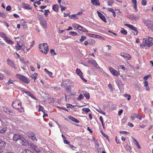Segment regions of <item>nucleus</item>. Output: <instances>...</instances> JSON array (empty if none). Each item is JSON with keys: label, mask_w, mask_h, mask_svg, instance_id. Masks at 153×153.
<instances>
[{"label": "nucleus", "mask_w": 153, "mask_h": 153, "mask_svg": "<svg viewBox=\"0 0 153 153\" xmlns=\"http://www.w3.org/2000/svg\"><path fill=\"white\" fill-rule=\"evenodd\" d=\"M144 23L146 25L149 29L153 31V20L148 19H144L143 20Z\"/></svg>", "instance_id": "1"}, {"label": "nucleus", "mask_w": 153, "mask_h": 153, "mask_svg": "<svg viewBox=\"0 0 153 153\" xmlns=\"http://www.w3.org/2000/svg\"><path fill=\"white\" fill-rule=\"evenodd\" d=\"M153 44V38L151 37H149L147 40L146 39L145 42H143V44H141L140 46L142 48H143L146 46H148V47H150Z\"/></svg>", "instance_id": "2"}, {"label": "nucleus", "mask_w": 153, "mask_h": 153, "mask_svg": "<svg viewBox=\"0 0 153 153\" xmlns=\"http://www.w3.org/2000/svg\"><path fill=\"white\" fill-rule=\"evenodd\" d=\"M39 48L40 51L45 54H46L48 51V46L47 44H41L39 45Z\"/></svg>", "instance_id": "3"}, {"label": "nucleus", "mask_w": 153, "mask_h": 153, "mask_svg": "<svg viewBox=\"0 0 153 153\" xmlns=\"http://www.w3.org/2000/svg\"><path fill=\"white\" fill-rule=\"evenodd\" d=\"M16 76L18 78L25 83L28 84L30 82V81L28 79L24 76L17 74L16 75Z\"/></svg>", "instance_id": "4"}, {"label": "nucleus", "mask_w": 153, "mask_h": 153, "mask_svg": "<svg viewBox=\"0 0 153 153\" xmlns=\"http://www.w3.org/2000/svg\"><path fill=\"white\" fill-rule=\"evenodd\" d=\"M12 106L14 108H16L19 106H20L21 108H23L22 106V102L18 100L14 101L12 102Z\"/></svg>", "instance_id": "5"}, {"label": "nucleus", "mask_w": 153, "mask_h": 153, "mask_svg": "<svg viewBox=\"0 0 153 153\" xmlns=\"http://www.w3.org/2000/svg\"><path fill=\"white\" fill-rule=\"evenodd\" d=\"M27 135L31 139H32L34 142L37 141V139L36 138L35 134L32 132L30 131L27 133Z\"/></svg>", "instance_id": "6"}, {"label": "nucleus", "mask_w": 153, "mask_h": 153, "mask_svg": "<svg viewBox=\"0 0 153 153\" xmlns=\"http://www.w3.org/2000/svg\"><path fill=\"white\" fill-rule=\"evenodd\" d=\"M76 74L79 76L84 81H85V82H86L87 81L84 79L83 77V76H82V72H81V71L80 70V69H78V68H77L76 70Z\"/></svg>", "instance_id": "7"}, {"label": "nucleus", "mask_w": 153, "mask_h": 153, "mask_svg": "<svg viewBox=\"0 0 153 153\" xmlns=\"http://www.w3.org/2000/svg\"><path fill=\"white\" fill-rule=\"evenodd\" d=\"M88 63L93 65V66L96 68H98L99 67V65L97 64L96 61L94 60H89L88 61Z\"/></svg>", "instance_id": "8"}, {"label": "nucleus", "mask_w": 153, "mask_h": 153, "mask_svg": "<svg viewBox=\"0 0 153 153\" xmlns=\"http://www.w3.org/2000/svg\"><path fill=\"white\" fill-rule=\"evenodd\" d=\"M22 137L19 134H14L13 137V140L15 141H17L18 140H21Z\"/></svg>", "instance_id": "9"}, {"label": "nucleus", "mask_w": 153, "mask_h": 153, "mask_svg": "<svg viewBox=\"0 0 153 153\" xmlns=\"http://www.w3.org/2000/svg\"><path fill=\"white\" fill-rule=\"evenodd\" d=\"M97 13L100 18L104 22L106 23L107 22V21L105 17L103 15V14L98 11H97Z\"/></svg>", "instance_id": "10"}, {"label": "nucleus", "mask_w": 153, "mask_h": 153, "mask_svg": "<svg viewBox=\"0 0 153 153\" xmlns=\"http://www.w3.org/2000/svg\"><path fill=\"white\" fill-rule=\"evenodd\" d=\"M108 68L110 72L114 76H118V72L116 70L110 67H109Z\"/></svg>", "instance_id": "11"}, {"label": "nucleus", "mask_w": 153, "mask_h": 153, "mask_svg": "<svg viewBox=\"0 0 153 153\" xmlns=\"http://www.w3.org/2000/svg\"><path fill=\"white\" fill-rule=\"evenodd\" d=\"M16 48L17 50H22L24 51L25 49V46L23 45H20L19 43H17V45L16 47Z\"/></svg>", "instance_id": "12"}, {"label": "nucleus", "mask_w": 153, "mask_h": 153, "mask_svg": "<svg viewBox=\"0 0 153 153\" xmlns=\"http://www.w3.org/2000/svg\"><path fill=\"white\" fill-rule=\"evenodd\" d=\"M20 142L22 145L24 146H26L29 144V143L26 140L22 137V139L20 141Z\"/></svg>", "instance_id": "13"}, {"label": "nucleus", "mask_w": 153, "mask_h": 153, "mask_svg": "<svg viewBox=\"0 0 153 153\" xmlns=\"http://www.w3.org/2000/svg\"><path fill=\"white\" fill-rule=\"evenodd\" d=\"M22 7L26 9L31 10L32 8L30 7V5L29 4H26L24 3H22Z\"/></svg>", "instance_id": "14"}, {"label": "nucleus", "mask_w": 153, "mask_h": 153, "mask_svg": "<svg viewBox=\"0 0 153 153\" xmlns=\"http://www.w3.org/2000/svg\"><path fill=\"white\" fill-rule=\"evenodd\" d=\"M4 39L5 42L8 44L10 45H12L13 44L14 42L11 41L7 36H6Z\"/></svg>", "instance_id": "15"}, {"label": "nucleus", "mask_w": 153, "mask_h": 153, "mask_svg": "<svg viewBox=\"0 0 153 153\" xmlns=\"http://www.w3.org/2000/svg\"><path fill=\"white\" fill-rule=\"evenodd\" d=\"M41 24L43 26L44 28H46L47 27V23L46 21L44 19H42L40 21Z\"/></svg>", "instance_id": "16"}, {"label": "nucleus", "mask_w": 153, "mask_h": 153, "mask_svg": "<svg viewBox=\"0 0 153 153\" xmlns=\"http://www.w3.org/2000/svg\"><path fill=\"white\" fill-rule=\"evenodd\" d=\"M124 25L128 27L129 28H131V30H133L134 31H136V29L137 28L134 26L133 25H130L128 24H125Z\"/></svg>", "instance_id": "17"}, {"label": "nucleus", "mask_w": 153, "mask_h": 153, "mask_svg": "<svg viewBox=\"0 0 153 153\" xmlns=\"http://www.w3.org/2000/svg\"><path fill=\"white\" fill-rule=\"evenodd\" d=\"M7 64L9 65L12 67V68L14 67V64L13 62L12 61L9 59H7Z\"/></svg>", "instance_id": "18"}, {"label": "nucleus", "mask_w": 153, "mask_h": 153, "mask_svg": "<svg viewBox=\"0 0 153 153\" xmlns=\"http://www.w3.org/2000/svg\"><path fill=\"white\" fill-rule=\"evenodd\" d=\"M91 3L94 5L100 6V4L98 0H91Z\"/></svg>", "instance_id": "19"}, {"label": "nucleus", "mask_w": 153, "mask_h": 153, "mask_svg": "<svg viewBox=\"0 0 153 153\" xmlns=\"http://www.w3.org/2000/svg\"><path fill=\"white\" fill-rule=\"evenodd\" d=\"M88 35L90 37H95L98 38H101L102 37L99 35H95L94 34H89L88 33Z\"/></svg>", "instance_id": "20"}, {"label": "nucleus", "mask_w": 153, "mask_h": 153, "mask_svg": "<svg viewBox=\"0 0 153 153\" xmlns=\"http://www.w3.org/2000/svg\"><path fill=\"white\" fill-rule=\"evenodd\" d=\"M83 93L87 99L88 100L89 99L90 94L88 93L86 91H84L83 92Z\"/></svg>", "instance_id": "21"}, {"label": "nucleus", "mask_w": 153, "mask_h": 153, "mask_svg": "<svg viewBox=\"0 0 153 153\" xmlns=\"http://www.w3.org/2000/svg\"><path fill=\"white\" fill-rule=\"evenodd\" d=\"M76 14H73L69 16V18L70 19H78V18Z\"/></svg>", "instance_id": "22"}, {"label": "nucleus", "mask_w": 153, "mask_h": 153, "mask_svg": "<svg viewBox=\"0 0 153 153\" xmlns=\"http://www.w3.org/2000/svg\"><path fill=\"white\" fill-rule=\"evenodd\" d=\"M3 110L5 112L8 114H10L12 112V111L9 108H4Z\"/></svg>", "instance_id": "23"}, {"label": "nucleus", "mask_w": 153, "mask_h": 153, "mask_svg": "<svg viewBox=\"0 0 153 153\" xmlns=\"http://www.w3.org/2000/svg\"><path fill=\"white\" fill-rule=\"evenodd\" d=\"M6 145V144L5 142L0 139V146L2 147H5Z\"/></svg>", "instance_id": "24"}, {"label": "nucleus", "mask_w": 153, "mask_h": 153, "mask_svg": "<svg viewBox=\"0 0 153 153\" xmlns=\"http://www.w3.org/2000/svg\"><path fill=\"white\" fill-rule=\"evenodd\" d=\"M53 10L56 12L58 11V7L57 4H54L53 6Z\"/></svg>", "instance_id": "25"}, {"label": "nucleus", "mask_w": 153, "mask_h": 153, "mask_svg": "<svg viewBox=\"0 0 153 153\" xmlns=\"http://www.w3.org/2000/svg\"><path fill=\"white\" fill-rule=\"evenodd\" d=\"M33 150H35L37 153H39L40 152L41 149L36 146Z\"/></svg>", "instance_id": "26"}, {"label": "nucleus", "mask_w": 153, "mask_h": 153, "mask_svg": "<svg viewBox=\"0 0 153 153\" xmlns=\"http://www.w3.org/2000/svg\"><path fill=\"white\" fill-rule=\"evenodd\" d=\"M44 71H45L46 72L47 74L50 76H52L53 74L51 72L48 71L47 69L46 68L44 69Z\"/></svg>", "instance_id": "27"}, {"label": "nucleus", "mask_w": 153, "mask_h": 153, "mask_svg": "<svg viewBox=\"0 0 153 153\" xmlns=\"http://www.w3.org/2000/svg\"><path fill=\"white\" fill-rule=\"evenodd\" d=\"M121 33H122L124 34V35H126L127 33V31L125 30L124 28H122L121 30Z\"/></svg>", "instance_id": "28"}, {"label": "nucleus", "mask_w": 153, "mask_h": 153, "mask_svg": "<svg viewBox=\"0 0 153 153\" xmlns=\"http://www.w3.org/2000/svg\"><path fill=\"white\" fill-rule=\"evenodd\" d=\"M96 110L99 113L102 114L103 115L105 114V113L104 111H102L101 109L100 108L96 109Z\"/></svg>", "instance_id": "29"}, {"label": "nucleus", "mask_w": 153, "mask_h": 153, "mask_svg": "<svg viewBox=\"0 0 153 153\" xmlns=\"http://www.w3.org/2000/svg\"><path fill=\"white\" fill-rule=\"evenodd\" d=\"M37 75V73H34L31 76V77L32 79L35 80L36 79Z\"/></svg>", "instance_id": "30"}, {"label": "nucleus", "mask_w": 153, "mask_h": 153, "mask_svg": "<svg viewBox=\"0 0 153 153\" xmlns=\"http://www.w3.org/2000/svg\"><path fill=\"white\" fill-rule=\"evenodd\" d=\"M6 130V129L5 128H0V133H4Z\"/></svg>", "instance_id": "31"}, {"label": "nucleus", "mask_w": 153, "mask_h": 153, "mask_svg": "<svg viewBox=\"0 0 153 153\" xmlns=\"http://www.w3.org/2000/svg\"><path fill=\"white\" fill-rule=\"evenodd\" d=\"M29 146L30 148H31L33 149L36 146V145L33 144V143H29V144L28 145Z\"/></svg>", "instance_id": "32"}, {"label": "nucleus", "mask_w": 153, "mask_h": 153, "mask_svg": "<svg viewBox=\"0 0 153 153\" xmlns=\"http://www.w3.org/2000/svg\"><path fill=\"white\" fill-rule=\"evenodd\" d=\"M82 110L83 111H85V112L86 113H87L89 111H90V110L88 108H83L82 109Z\"/></svg>", "instance_id": "33"}, {"label": "nucleus", "mask_w": 153, "mask_h": 153, "mask_svg": "<svg viewBox=\"0 0 153 153\" xmlns=\"http://www.w3.org/2000/svg\"><path fill=\"white\" fill-rule=\"evenodd\" d=\"M86 39V37L84 36H82L81 38L79 39L80 42H82Z\"/></svg>", "instance_id": "34"}, {"label": "nucleus", "mask_w": 153, "mask_h": 153, "mask_svg": "<svg viewBox=\"0 0 153 153\" xmlns=\"http://www.w3.org/2000/svg\"><path fill=\"white\" fill-rule=\"evenodd\" d=\"M69 34L70 35L73 36H76L78 35V34L76 32L74 31H70L69 32Z\"/></svg>", "instance_id": "35"}, {"label": "nucleus", "mask_w": 153, "mask_h": 153, "mask_svg": "<svg viewBox=\"0 0 153 153\" xmlns=\"http://www.w3.org/2000/svg\"><path fill=\"white\" fill-rule=\"evenodd\" d=\"M124 96L126 97L127 98V100H129L131 99V96L129 94H127L124 95Z\"/></svg>", "instance_id": "36"}, {"label": "nucleus", "mask_w": 153, "mask_h": 153, "mask_svg": "<svg viewBox=\"0 0 153 153\" xmlns=\"http://www.w3.org/2000/svg\"><path fill=\"white\" fill-rule=\"evenodd\" d=\"M83 98V97L82 94H81L77 98V100H81Z\"/></svg>", "instance_id": "37"}, {"label": "nucleus", "mask_w": 153, "mask_h": 153, "mask_svg": "<svg viewBox=\"0 0 153 153\" xmlns=\"http://www.w3.org/2000/svg\"><path fill=\"white\" fill-rule=\"evenodd\" d=\"M0 36L4 39L6 36V35L4 33L2 32H0Z\"/></svg>", "instance_id": "38"}, {"label": "nucleus", "mask_w": 153, "mask_h": 153, "mask_svg": "<svg viewBox=\"0 0 153 153\" xmlns=\"http://www.w3.org/2000/svg\"><path fill=\"white\" fill-rule=\"evenodd\" d=\"M50 51L51 54L52 55L54 56L56 55V53L54 52V50L53 49H51L50 50Z\"/></svg>", "instance_id": "39"}, {"label": "nucleus", "mask_w": 153, "mask_h": 153, "mask_svg": "<svg viewBox=\"0 0 153 153\" xmlns=\"http://www.w3.org/2000/svg\"><path fill=\"white\" fill-rule=\"evenodd\" d=\"M114 3V1L113 0H109L108 1V6H111V4Z\"/></svg>", "instance_id": "40"}, {"label": "nucleus", "mask_w": 153, "mask_h": 153, "mask_svg": "<svg viewBox=\"0 0 153 153\" xmlns=\"http://www.w3.org/2000/svg\"><path fill=\"white\" fill-rule=\"evenodd\" d=\"M142 4L143 5H146L147 4V1L146 0H142Z\"/></svg>", "instance_id": "41"}, {"label": "nucleus", "mask_w": 153, "mask_h": 153, "mask_svg": "<svg viewBox=\"0 0 153 153\" xmlns=\"http://www.w3.org/2000/svg\"><path fill=\"white\" fill-rule=\"evenodd\" d=\"M134 144L136 145L138 149H141V146L138 142H137L136 143H134Z\"/></svg>", "instance_id": "42"}, {"label": "nucleus", "mask_w": 153, "mask_h": 153, "mask_svg": "<svg viewBox=\"0 0 153 153\" xmlns=\"http://www.w3.org/2000/svg\"><path fill=\"white\" fill-rule=\"evenodd\" d=\"M44 11L45 12L44 13V14L46 16H47L48 15V13H50V11H49V10H45Z\"/></svg>", "instance_id": "43"}, {"label": "nucleus", "mask_w": 153, "mask_h": 153, "mask_svg": "<svg viewBox=\"0 0 153 153\" xmlns=\"http://www.w3.org/2000/svg\"><path fill=\"white\" fill-rule=\"evenodd\" d=\"M68 119H70V120H71V121L74 122V120L75 119V118L74 117H73L71 116H70L68 117Z\"/></svg>", "instance_id": "44"}, {"label": "nucleus", "mask_w": 153, "mask_h": 153, "mask_svg": "<svg viewBox=\"0 0 153 153\" xmlns=\"http://www.w3.org/2000/svg\"><path fill=\"white\" fill-rule=\"evenodd\" d=\"M29 96L31 98L35 99V100H37V99L36 98V97L33 94H32L31 93L30 94Z\"/></svg>", "instance_id": "45"}, {"label": "nucleus", "mask_w": 153, "mask_h": 153, "mask_svg": "<svg viewBox=\"0 0 153 153\" xmlns=\"http://www.w3.org/2000/svg\"><path fill=\"white\" fill-rule=\"evenodd\" d=\"M95 43V41L94 40H92L89 42V44L90 45H93Z\"/></svg>", "instance_id": "46"}, {"label": "nucleus", "mask_w": 153, "mask_h": 153, "mask_svg": "<svg viewBox=\"0 0 153 153\" xmlns=\"http://www.w3.org/2000/svg\"><path fill=\"white\" fill-rule=\"evenodd\" d=\"M39 111H42V110H44L43 108L44 107L42 105H39Z\"/></svg>", "instance_id": "47"}, {"label": "nucleus", "mask_w": 153, "mask_h": 153, "mask_svg": "<svg viewBox=\"0 0 153 153\" xmlns=\"http://www.w3.org/2000/svg\"><path fill=\"white\" fill-rule=\"evenodd\" d=\"M107 10L108 11L111 12L112 13L114 12V10L112 8H108L107 9Z\"/></svg>", "instance_id": "48"}, {"label": "nucleus", "mask_w": 153, "mask_h": 153, "mask_svg": "<svg viewBox=\"0 0 153 153\" xmlns=\"http://www.w3.org/2000/svg\"><path fill=\"white\" fill-rule=\"evenodd\" d=\"M126 58L127 59H131V56L129 55L128 54H126Z\"/></svg>", "instance_id": "49"}, {"label": "nucleus", "mask_w": 153, "mask_h": 153, "mask_svg": "<svg viewBox=\"0 0 153 153\" xmlns=\"http://www.w3.org/2000/svg\"><path fill=\"white\" fill-rule=\"evenodd\" d=\"M101 133L102 134V135L105 137L106 138H108V137L107 135L105 134L104 133H103V131H101Z\"/></svg>", "instance_id": "50"}, {"label": "nucleus", "mask_w": 153, "mask_h": 153, "mask_svg": "<svg viewBox=\"0 0 153 153\" xmlns=\"http://www.w3.org/2000/svg\"><path fill=\"white\" fill-rule=\"evenodd\" d=\"M79 25L76 24H74L73 25V27L76 29H78V27Z\"/></svg>", "instance_id": "51"}, {"label": "nucleus", "mask_w": 153, "mask_h": 153, "mask_svg": "<svg viewBox=\"0 0 153 153\" xmlns=\"http://www.w3.org/2000/svg\"><path fill=\"white\" fill-rule=\"evenodd\" d=\"M143 83H144V86L145 87H147V86H148V82L147 81H145L144 82H143Z\"/></svg>", "instance_id": "52"}, {"label": "nucleus", "mask_w": 153, "mask_h": 153, "mask_svg": "<svg viewBox=\"0 0 153 153\" xmlns=\"http://www.w3.org/2000/svg\"><path fill=\"white\" fill-rule=\"evenodd\" d=\"M120 134L122 133L123 134H129V133L128 132H127L126 131H120Z\"/></svg>", "instance_id": "53"}, {"label": "nucleus", "mask_w": 153, "mask_h": 153, "mask_svg": "<svg viewBox=\"0 0 153 153\" xmlns=\"http://www.w3.org/2000/svg\"><path fill=\"white\" fill-rule=\"evenodd\" d=\"M7 84L8 85H9L11 84H13V81L10 79L8 82H7Z\"/></svg>", "instance_id": "54"}, {"label": "nucleus", "mask_w": 153, "mask_h": 153, "mask_svg": "<svg viewBox=\"0 0 153 153\" xmlns=\"http://www.w3.org/2000/svg\"><path fill=\"white\" fill-rule=\"evenodd\" d=\"M108 87L109 88H110V90L111 91H113V89L112 87V85L111 84H109L108 85Z\"/></svg>", "instance_id": "55"}, {"label": "nucleus", "mask_w": 153, "mask_h": 153, "mask_svg": "<svg viewBox=\"0 0 153 153\" xmlns=\"http://www.w3.org/2000/svg\"><path fill=\"white\" fill-rule=\"evenodd\" d=\"M42 111L43 113L44 114L43 116V117H45L46 116H48V115L47 114H45V110H42Z\"/></svg>", "instance_id": "56"}, {"label": "nucleus", "mask_w": 153, "mask_h": 153, "mask_svg": "<svg viewBox=\"0 0 153 153\" xmlns=\"http://www.w3.org/2000/svg\"><path fill=\"white\" fill-rule=\"evenodd\" d=\"M64 142L65 143L67 144H69L70 143V142L68 141V140H67L66 139L64 140Z\"/></svg>", "instance_id": "57"}, {"label": "nucleus", "mask_w": 153, "mask_h": 153, "mask_svg": "<svg viewBox=\"0 0 153 153\" xmlns=\"http://www.w3.org/2000/svg\"><path fill=\"white\" fill-rule=\"evenodd\" d=\"M133 20H137V19H138L139 18V16H135L134 15H133Z\"/></svg>", "instance_id": "58"}, {"label": "nucleus", "mask_w": 153, "mask_h": 153, "mask_svg": "<svg viewBox=\"0 0 153 153\" xmlns=\"http://www.w3.org/2000/svg\"><path fill=\"white\" fill-rule=\"evenodd\" d=\"M150 76V74L147 75L144 77V79L146 80H147L148 79V78Z\"/></svg>", "instance_id": "59"}, {"label": "nucleus", "mask_w": 153, "mask_h": 153, "mask_svg": "<svg viewBox=\"0 0 153 153\" xmlns=\"http://www.w3.org/2000/svg\"><path fill=\"white\" fill-rule=\"evenodd\" d=\"M83 27L79 25V26H78L77 30L80 31H82L83 29Z\"/></svg>", "instance_id": "60"}, {"label": "nucleus", "mask_w": 153, "mask_h": 153, "mask_svg": "<svg viewBox=\"0 0 153 153\" xmlns=\"http://www.w3.org/2000/svg\"><path fill=\"white\" fill-rule=\"evenodd\" d=\"M60 7L61 8V10L62 11H63V10H64L65 8L61 4H60Z\"/></svg>", "instance_id": "61"}, {"label": "nucleus", "mask_w": 153, "mask_h": 153, "mask_svg": "<svg viewBox=\"0 0 153 153\" xmlns=\"http://www.w3.org/2000/svg\"><path fill=\"white\" fill-rule=\"evenodd\" d=\"M131 33H133L134 35H137L138 33V32L137 30V29H136V31H134V32L132 31Z\"/></svg>", "instance_id": "62"}, {"label": "nucleus", "mask_w": 153, "mask_h": 153, "mask_svg": "<svg viewBox=\"0 0 153 153\" xmlns=\"http://www.w3.org/2000/svg\"><path fill=\"white\" fill-rule=\"evenodd\" d=\"M23 92L25 93L27 95H28L29 96H30V94H31L30 92L28 91H23Z\"/></svg>", "instance_id": "63"}, {"label": "nucleus", "mask_w": 153, "mask_h": 153, "mask_svg": "<svg viewBox=\"0 0 153 153\" xmlns=\"http://www.w3.org/2000/svg\"><path fill=\"white\" fill-rule=\"evenodd\" d=\"M6 10H7V11H10L11 10V7L9 5V6H7V7H6Z\"/></svg>", "instance_id": "64"}]
</instances>
